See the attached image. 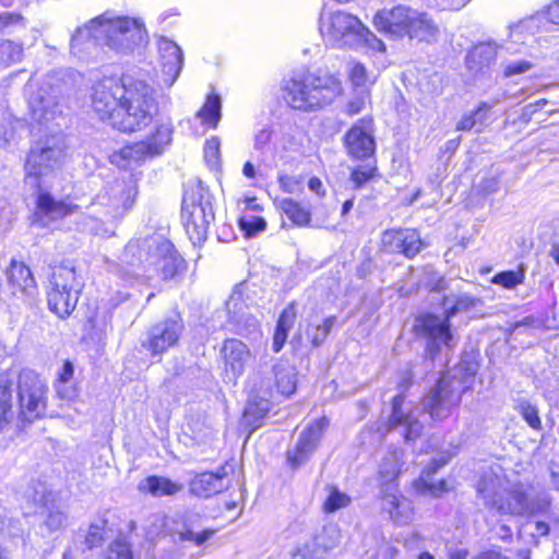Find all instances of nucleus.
<instances>
[{"label": "nucleus", "instance_id": "nucleus-1", "mask_svg": "<svg viewBox=\"0 0 559 559\" xmlns=\"http://www.w3.org/2000/svg\"><path fill=\"white\" fill-rule=\"evenodd\" d=\"M92 106L100 120L122 132L147 127L159 111L153 87L130 75L98 81L93 88Z\"/></svg>", "mask_w": 559, "mask_h": 559}, {"label": "nucleus", "instance_id": "nucleus-2", "mask_svg": "<svg viewBox=\"0 0 559 559\" xmlns=\"http://www.w3.org/2000/svg\"><path fill=\"white\" fill-rule=\"evenodd\" d=\"M66 150L64 135L56 133L40 138L26 155L25 180L39 191L33 215V225L38 227H49L55 221L72 214L78 209V205L56 201L48 192L41 191L43 180L61 167Z\"/></svg>", "mask_w": 559, "mask_h": 559}, {"label": "nucleus", "instance_id": "nucleus-3", "mask_svg": "<svg viewBox=\"0 0 559 559\" xmlns=\"http://www.w3.org/2000/svg\"><path fill=\"white\" fill-rule=\"evenodd\" d=\"M481 299L467 293L449 294L443 297L442 308L444 317L424 313L415 319L414 329L417 335L426 340V354L433 360L443 348L452 350L459 343L453 333L450 320L460 312L476 308Z\"/></svg>", "mask_w": 559, "mask_h": 559}, {"label": "nucleus", "instance_id": "nucleus-4", "mask_svg": "<svg viewBox=\"0 0 559 559\" xmlns=\"http://www.w3.org/2000/svg\"><path fill=\"white\" fill-rule=\"evenodd\" d=\"M373 24L380 33L392 39L408 37L411 40L432 44L438 40L440 33L438 24L428 13L406 5L378 11Z\"/></svg>", "mask_w": 559, "mask_h": 559}, {"label": "nucleus", "instance_id": "nucleus-5", "mask_svg": "<svg viewBox=\"0 0 559 559\" xmlns=\"http://www.w3.org/2000/svg\"><path fill=\"white\" fill-rule=\"evenodd\" d=\"M476 372V366L471 362H461L444 372L423 399L424 412L435 421L447 418L459 405L463 393L472 388Z\"/></svg>", "mask_w": 559, "mask_h": 559}, {"label": "nucleus", "instance_id": "nucleus-6", "mask_svg": "<svg viewBox=\"0 0 559 559\" xmlns=\"http://www.w3.org/2000/svg\"><path fill=\"white\" fill-rule=\"evenodd\" d=\"M283 91L288 106L307 112L332 104L342 94V83L333 75L309 73L285 81Z\"/></svg>", "mask_w": 559, "mask_h": 559}, {"label": "nucleus", "instance_id": "nucleus-7", "mask_svg": "<svg viewBox=\"0 0 559 559\" xmlns=\"http://www.w3.org/2000/svg\"><path fill=\"white\" fill-rule=\"evenodd\" d=\"M95 41L103 43L118 52H131L146 40L144 24L128 16L105 13L94 19Z\"/></svg>", "mask_w": 559, "mask_h": 559}, {"label": "nucleus", "instance_id": "nucleus-8", "mask_svg": "<svg viewBox=\"0 0 559 559\" xmlns=\"http://www.w3.org/2000/svg\"><path fill=\"white\" fill-rule=\"evenodd\" d=\"M321 34L337 47H352L365 40L371 48L384 51V43L377 38L354 15L336 11L321 17Z\"/></svg>", "mask_w": 559, "mask_h": 559}, {"label": "nucleus", "instance_id": "nucleus-9", "mask_svg": "<svg viewBox=\"0 0 559 559\" xmlns=\"http://www.w3.org/2000/svg\"><path fill=\"white\" fill-rule=\"evenodd\" d=\"M404 452L393 449L383 455L379 475L382 479V508L396 524H405L411 520V502L397 493L396 479L401 473Z\"/></svg>", "mask_w": 559, "mask_h": 559}, {"label": "nucleus", "instance_id": "nucleus-10", "mask_svg": "<svg viewBox=\"0 0 559 559\" xmlns=\"http://www.w3.org/2000/svg\"><path fill=\"white\" fill-rule=\"evenodd\" d=\"M477 492L485 507L499 514L521 515L530 510L527 496L520 490L507 492L502 479L491 471L479 479Z\"/></svg>", "mask_w": 559, "mask_h": 559}, {"label": "nucleus", "instance_id": "nucleus-11", "mask_svg": "<svg viewBox=\"0 0 559 559\" xmlns=\"http://www.w3.org/2000/svg\"><path fill=\"white\" fill-rule=\"evenodd\" d=\"M181 217L187 234L194 243H200L207 238L209 228L215 215L212 197L202 185H198L190 194L183 197Z\"/></svg>", "mask_w": 559, "mask_h": 559}, {"label": "nucleus", "instance_id": "nucleus-12", "mask_svg": "<svg viewBox=\"0 0 559 559\" xmlns=\"http://www.w3.org/2000/svg\"><path fill=\"white\" fill-rule=\"evenodd\" d=\"M174 128L170 121H157L155 130L145 140L123 146L111 156V162L127 168L131 164H140L147 158L160 155L171 143Z\"/></svg>", "mask_w": 559, "mask_h": 559}, {"label": "nucleus", "instance_id": "nucleus-13", "mask_svg": "<svg viewBox=\"0 0 559 559\" xmlns=\"http://www.w3.org/2000/svg\"><path fill=\"white\" fill-rule=\"evenodd\" d=\"M47 384L34 370L24 369L17 378L19 417L32 423L46 411Z\"/></svg>", "mask_w": 559, "mask_h": 559}, {"label": "nucleus", "instance_id": "nucleus-14", "mask_svg": "<svg viewBox=\"0 0 559 559\" xmlns=\"http://www.w3.org/2000/svg\"><path fill=\"white\" fill-rule=\"evenodd\" d=\"M185 330L183 320L179 314L152 324L141 336V347L151 356L163 355L175 347Z\"/></svg>", "mask_w": 559, "mask_h": 559}, {"label": "nucleus", "instance_id": "nucleus-15", "mask_svg": "<svg viewBox=\"0 0 559 559\" xmlns=\"http://www.w3.org/2000/svg\"><path fill=\"white\" fill-rule=\"evenodd\" d=\"M328 426L329 419L323 416L300 432L296 445L286 453L287 463L292 468L296 469L310 460Z\"/></svg>", "mask_w": 559, "mask_h": 559}, {"label": "nucleus", "instance_id": "nucleus-16", "mask_svg": "<svg viewBox=\"0 0 559 559\" xmlns=\"http://www.w3.org/2000/svg\"><path fill=\"white\" fill-rule=\"evenodd\" d=\"M381 243L386 252L403 254L409 259L424 247L420 235L412 228L388 229L382 234Z\"/></svg>", "mask_w": 559, "mask_h": 559}, {"label": "nucleus", "instance_id": "nucleus-17", "mask_svg": "<svg viewBox=\"0 0 559 559\" xmlns=\"http://www.w3.org/2000/svg\"><path fill=\"white\" fill-rule=\"evenodd\" d=\"M221 354L225 364L226 377L230 381H236L243 374L248 362L252 358L249 347L237 338L225 340Z\"/></svg>", "mask_w": 559, "mask_h": 559}, {"label": "nucleus", "instance_id": "nucleus-18", "mask_svg": "<svg viewBox=\"0 0 559 559\" xmlns=\"http://www.w3.org/2000/svg\"><path fill=\"white\" fill-rule=\"evenodd\" d=\"M340 542V532L334 525L323 526L297 549L301 559H323Z\"/></svg>", "mask_w": 559, "mask_h": 559}, {"label": "nucleus", "instance_id": "nucleus-19", "mask_svg": "<svg viewBox=\"0 0 559 559\" xmlns=\"http://www.w3.org/2000/svg\"><path fill=\"white\" fill-rule=\"evenodd\" d=\"M404 427V438L406 440H415L418 438L423 430V425L413 415L412 407L405 405V397L403 393H400L393 397L392 412L388 420V429H396L397 427Z\"/></svg>", "mask_w": 559, "mask_h": 559}, {"label": "nucleus", "instance_id": "nucleus-20", "mask_svg": "<svg viewBox=\"0 0 559 559\" xmlns=\"http://www.w3.org/2000/svg\"><path fill=\"white\" fill-rule=\"evenodd\" d=\"M549 506L548 500H543L538 507L542 513L532 514L523 526L522 533L530 535L532 539L530 543L534 546L539 545L540 538L559 532V518L544 512Z\"/></svg>", "mask_w": 559, "mask_h": 559}, {"label": "nucleus", "instance_id": "nucleus-21", "mask_svg": "<svg viewBox=\"0 0 559 559\" xmlns=\"http://www.w3.org/2000/svg\"><path fill=\"white\" fill-rule=\"evenodd\" d=\"M347 154L354 159H367L376 151V141L370 131L359 123L354 124L344 135Z\"/></svg>", "mask_w": 559, "mask_h": 559}, {"label": "nucleus", "instance_id": "nucleus-22", "mask_svg": "<svg viewBox=\"0 0 559 559\" xmlns=\"http://www.w3.org/2000/svg\"><path fill=\"white\" fill-rule=\"evenodd\" d=\"M158 50L162 58L164 83L171 86L182 68L183 55L177 44L168 39H162L158 44Z\"/></svg>", "mask_w": 559, "mask_h": 559}, {"label": "nucleus", "instance_id": "nucleus-23", "mask_svg": "<svg viewBox=\"0 0 559 559\" xmlns=\"http://www.w3.org/2000/svg\"><path fill=\"white\" fill-rule=\"evenodd\" d=\"M49 288L68 290L80 296L83 283L78 278L75 267L71 263H61L52 269Z\"/></svg>", "mask_w": 559, "mask_h": 559}, {"label": "nucleus", "instance_id": "nucleus-24", "mask_svg": "<svg viewBox=\"0 0 559 559\" xmlns=\"http://www.w3.org/2000/svg\"><path fill=\"white\" fill-rule=\"evenodd\" d=\"M225 475V472L198 474L190 483V491L198 497L204 498L219 493L226 488Z\"/></svg>", "mask_w": 559, "mask_h": 559}, {"label": "nucleus", "instance_id": "nucleus-25", "mask_svg": "<svg viewBox=\"0 0 559 559\" xmlns=\"http://www.w3.org/2000/svg\"><path fill=\"white\" fill-rule=\"evenodd\" d=\"M183 488V484L157 475L144 478L138 486L141 492L150 493L155 498L176 496L181 492Z\"/></svg>", "mask_w": 559, "mask_h": 559}, {"label": "nucleus", "instance_id": "nucleus-26", "mask_svg": "<svg viewBox=\"0 0 559 559\" xmlns=\"http://www.w3.org/2000/svg\"><path fill=\"white\" fill-rule=\"evenodd\" d=\"M9 284L13 288V294L17 292L33 297L36 292V282L28 266L22 262L13 260L8 271Z\"/></svg>", "mask_w": 559, "mask_h": 559}, {"label": "nucleus", "instance_id": "nucleus-27", "mask_svg": "<svg viewBox=\"0 0 559 559\" xmlns=\"http://www.w3.org/2000/svg\"><path fill=\"white\" fill-rule=\"evenodd\" d=\"M47 300L49 309L59 318L64 319L75 309L79 295L69 293L68 290L48 288Z\"/></svg>", "mask_w": 559, "mask_h": 559}, {"label": "nucleus", "instance_id": "nucleus-28", "mask_svg": "<svg viewBox=\"0 0 559 559\" xmlns=\"http://www.w3.org/2000/svg\"><path fill=\"white\" fill-rule=\"evenodd\" d=\"M160 250L165 254L157 261V270L160 272L163 280H173L185 270V260L174 250L173 245L169 242L164 243Z\"/></svg>", "mask_w": 559, "mask_h": 559}, {"label": "nucleus", "instance_id": "nucleus-29", "mask_svg": "<svg viewBox=\"0 0 559 559\" xmlns=\"http://www.w3.org/2000/svg\"><path fill=\"white\" fill-rule=\"evenodd\" d=\"M238 304L228 301L226 304L230 321L234 322V329L237 334L249 336L259 333L260 323L254 316L241 311L242 305L236 310Z\"/></svg>", "mask_w": 559, "mask_h": 559}, {"label": "nucleus", "instance_id": "nucleus-30", "mask_svg": "<svg viewBox=\"0 0 559 559\" xmlns=\"http://www.w3.org/2000/svg\"><path fill=\"white\" fill-rule=\"evenodd\" d=\"M498 45L493 41L479 43L466 56V64L471 70L488 67L497 57Z\"/></svg>", "mask_w": 559, "mask_h": 559}, {"label": "nucleus", "instance_id": "nucleus-31", "mask_svg": "<svg viewBox=\"0 0 559 559\" xmlns=\"http://www.w3.org/2000/svg\"><path fill=\"white\" fill-rule=\"evenodd\" d=\"M274 385L283 395H290L296 389V373L293 367L286 361H277L272 367Z\"/></svg>", "mask_w": 559, "mask_h": 559}, {"label": "nucleus", "instance_id": "nucleus-32", "mask_svg": "<svg viewBox=\"0 0 559 559\" xmlns=\"http://www.w3.org/2000/svg\"><path fill=\"white\" fill-rule=\"evenodd\" d=\"M278 209L292 221L294 225L307 226L311 222V211L307 205L295 201L292 198H285L278 201Z\"/></svg>", "mask_w": 559, "mask_h": 559}, {"label": "nucleus", "instance_id": "nucleus-33", "mask_svg": "<svg viewBox=\"0 0 559 559\" xmlns=\"http://www.w3.org/2000/svg\"><path fill=\"white\" fill-rule=\"evenodd\" d=\"M295 319V306L290 304L283 310L276 323L273 336V349L275 353H278L283 348L287 340L288 332L294 325Z\"/></svg>", "mask_w": 559, "mask_h": 559}, {"label": "nucleus", "instance_id": "nucleus-34", "mask_svg": "<svg viewBox=\"0 0 559 559\" xmlns=\"http://www.w3.org/2000/svg\"><path fill=\"white\" fill-rule=\"evenodd\" d=\"M447 464L445 460H442L440 463L435 462L432 466H427L418 480L416 481L417 488L421 490L423 492H430L433 496H437L438 493L445 490V481L440 480L438 483H435L431 480L432 474L437 472V469L440 466H443Z\"/></svg>", "mask_w": 559, "mask_h": 559}, {"label": "nucleus", "instance_id": "nucleus-35", "mask_svg": "<svg viewBox=\"0 0 559 559\" xmlns=\"http://www.w3.org/2000/svg\"><path fill=\"white\" fill-rule=\"evenodd\" d=\"M221 98L218 95H210L205 104L197 112V117L202 120V123L215 128L221 119Z\"/></svg>", "mask_w": 559, "mask_h": 559}, {"label": "nucleus", "instance_id": "nucleus-36", "mask_svg": "<svg viewBox=\"0 0 559 559\" xmlns=\"http://www.w3.org/2000/svg\"><path fill=\"white\" fill-rule=\"evenodd\" d=\"M525 266L521 264L518 270H508L498 272L491 278V283L506 289H514L518 285L524 283Z\"/></svg>", "mask_w": 559, "mask_h": 559}, {"label": "nucleus", "instance_id": "nucleus-37", "mask_svg": "<svg viewBox=\"0 0 559 559\" xmlns=\"http://www.w3.org/2000/svg\"><path fill=\"white\" fill-rule=\"evenodd\" d=\"M539 22L540 15H534L510 25L509 38L524 37V39H533L534 34L539 28Z\"/></svg>", "mask_w": 559, "mask_h": 559}, {"label": "nucleus", "instance_id": "nucleus-38", "mask_svg": "<svg viewBox=\"0 0 559 559\" xmlns=\"http://www.w3.org/2000/svg\"><path fill=\"white\" fill-rule=\"evenodd\" d=\"M336 323V317L330 316L325 318L322 322V324H317L313 326H309L307 333L308 336L311 338V343L313 346L318 347L324 343L328 335L330 334L332 328Z\"/></svg>", "mask_w": 559, "mask_h": 559}, {"label": "nucleus", "instance_id": "nucleus-39", "mask_svg": "<svg viewBox=\"0 0 559 559\" xmlns=\"http://www.w3.org/2000/svg\"><path fill=\"white\" fill-rule=\"evenodd\" d=\"M23 48L12 40L0 41V68L8 67L22 59Z\"/></svg>", "mask_w": 559, "mask_h": 559}, {"label": "nucleus", "instance_id": "nucleus-40", "mask_svg": "<svg viewBox=\"0 0 559 559\" xmlns=\"http://www.w3.org/2000/svg\"><path fill=\"white\" fill-rule=\"evenodd\" d=\"M489 109V105H487L486 103H481L476 110L461 118V120L456 124V129L460 131H469L474 127H476L477 122L483 124V122L487 118V112Z\"/></svg>", "mask_w": 559, "mask_h": 559}, {"label": "nucleus", "instance_id": "nucleus-41", "mask_svg": "<svg viewBox=\"0 0 559 559\" xmlns=\"http://www.w3.org/2000/svg\"><path fill=\"white\" fill-rule=\"evenodd\" d=\"M328 491L329 495L323 504L324 511L335 512L349 504L350 498L346 493L341 492L336 487L329 486Z\"/></svg>", "mask_w": 559, "mask_h": 559}, {"label": "nucleus", "instance_id": "nucleus-42", "mask_svg": "<svg viewBox=\"0 0 559 559\" xmlns=\"http://www.w3.org/2000/svg\"><path fill=\"white\" fill-rule=\"evenodd\" d=\"M107 521L104 519L98 520L95 523H92L88 527L87 535L85 537V544L90 549L95 547H99L103 545L105 540V528Z\"/></svg>", "mask_w": 559, "mask_h": 559}, {"label": "nucleus", "instance_id": "nucleus-43", "mask_svg": "<svg viewBox=\"0 0 559 559\" xmlns=\"http://www.w3.org/2000/svg\"><path fill=\"white\" fill-rule=\"evenodd\" d=\"M215 532L216 531L212 528H206L201 532H197L191 527H185L178 534L179 539L181 542H191L197 546H202L204 543H206L214 536Z\"/></svg>", "mask_w": 559, "mask_h": 559}, {"label": "nucleus", "instance_id": "nucleus-44", "mask_svg": "<svg viewBox=\"0 0 559 559\" xmlns=\"http://www.w3.org/2000/svg\"><path fill=\"white\" fill-rule=\"evenodd\" d=\"M349 78L353 85L359 90H368V86L373 83L364 64L353 62L349 69Z\"/></svg>", "mask_w": 559, "mask_h": 559}, {"label": "nucleus", "instance_id": "nucleus-45", "mask_svg": "<svg viewBox=\"0 0 559 559\" xmlns=\"http://www.w3.org/2000/svg\"><path fill=\"white\" fill-rule=\"evenodd\" d=\"M11 399L12 394L8 388L0 390V429L8 425L14 417Z\"/></svg>", "mask_w": 559, "mask_h": 559}, {"label": "nucleus", "instance_id": "nucleus-46", "mask_svg": "<svg viewBox=\"0 0 559 559\" xmlns=\"http://www.w3.org/2000/svg\"><path fill=\"white\" fill-rule=\"evenodd\" d=\"M519 411L531 428L535 430L542 429V421L535 405H532L527 401H522L519 404Z\"/></svg>", "mask_w": 559, "mask_h": 559}, {"label": "nucleus", "instance_id": "nucleus-47", "mask_svg": "<svg viewBox=\"0 0 559 559\" xmlns=\"http://www.w3.org/2000/svg\"><path fill=\"white\" fill-rule=\"evenodd\" d=\"M369 99L368 90H359L356 95L348 102L344 112L348 116H355L362 111Z\"/></svg>", "mask_w": 559, "mask_h": 559}, {"label": "nucleus", "instance_id": "nucleus-48", "mask_svg": "<svg viewBox=\"0 0 559 559\" xmlns=\"http://www.w3.org/2000/svg\"><path fill=\"white\" fill-rule=\"evenodd\" d=\"M107 559H133L130 545L123 539L117 538L109 546Z\"/></svg>", "mask_w": 559, "mask_h": 559}, {"label": "nucleus", "instance_id": "nucleus-49", "mask_svg": "<svg viewBox=\"0 0 559 559\" xmlns=\"http://www.w3.org/2000/svg\"><path fill=\"white\" fill-rule=\"evenodd\" d=\"M239 226L246 233V236L250 237L264 230L266 222L264 218L259 216L242 217L239 219Z\"/></svg>", "mask_w": 559, "mask_h": 559}, {"label": "nucleus", "instance_id": "nucleus-50", "mask_svg": "<svg viewBox=\"0 0 559 559\" xmlns=\"http://www.w3.org/2000/svg\"><path fill=\"white\" fill-rule=\"evenodd\" d=\"M96 24L97 23H94V19H93L90 21L88 24H85L82 27H78L75 33L71 37V46L72 47L79 46L86 39L95 40V35L93 34L94 32H92V31H94L96 28L95 27Z\"/></svg>", "mask_w": 559, "mask_h": 559}, {"label": "nucleus", "instance_id": "nucleus-51", "mask_svg": "<svg viewBox=\"0 0 559 559\" xmlns=\"http://www.w3.org/2000/svg\"><path fill=\"white\" fill-rule=\"evenodd\" d=\"M85 226L88 228V230L97 236L102 237H110L115 234L112 226H108L104 222L99 221L95 217H87L85 219Z\"/></svg>", "mask_w": 559, "mask_h": 559}, {"label": "nucleus", "instance_id": "nucleus-52", "mask_svg": "<svg viewBox=\"0 0 559 559\" xmlns=\"http://www.w3.org/2000/svg\"><path fill=\"white\" fill-rule=\"evenodd\" d=\"M374 167H359L352 171L350 179L354 182L356 189L361 188L367 181H369L374 175Z\"/></svg>", "mask_w": 559, "mask_h": 559}, {"label": "nucleus", "instance_id": "nucleus-53", "mask_svg": "<svg viewBox=\"0 0 559 559\" xmlns=\"http://www.w3.org/2000/svg\"><path fill=\"white\" fill-rule=\"evenodd\" d=\"M533 64L526 60L509 62L504 66L503 74L506 78L522 74L530 71Z\"/></svg>", "mask_w": 559, "mask_h": 559}, {"label": "nucleus", "instance_id": "nucleus-54", "mask_svg": "<svg viewBox=\"0 0 559 559\" xmlns=\"http://www.w3.org/2000/svg\"><path fill=\"white\" fill-rule=\"evenodd\" d=\"M67 523V516L63 512L57 510V511H50L45 524L49 531H57L62 528Z\"/></svg>", "mask_w": 559, "mask_h": 559}, {"label": "nucleus", "instance_id": "nucleus-55", "mask_svg": "<svg viewBox=\"0 0 559 559\" xmlns=\"http://www.w3.org/2000/svg\"><path fill=\"white\" fill-rule=\"evenodd\" d=\"M269 411V401L266 399H262L259 406H257V409H253V406L250 405L246 408L243 418L248 424H250V416L254 413H258L260 417H263L265 413Z\"/></svg>", "mask_w": 559, "mask_h": 559}, {"label": "nucleus", "instance_id": "nucleus-56", "mask_svg": "<svg viewBox=\"0 0 559 559\" xmlns=\"http://www.w3.org/2000/svg\"><path fill=\"white\" fill-rule=\"evenodd\" d=\"M549 472H550L549 484H550L551 488L559 491V456H558V460L550 461Z\"/></svg>", "mask_w": 559, "mask_h": 559}, {"label": "nucleus", "instance_id": "nucleus-57", "mask_svg": "<svg viewBox=\"0 0 559 559\" xmlns=\"http://www.w3.org/2000/svg\"><path fill=\"white\" fill-rule=\"evenodd\" d=\"M272 132L269 129L260 130L254 138V146L257 150H263L271 140Z\"/></svg>", "mask_w": 559, "mask_h": 559}, {"label": "nucleus", "instance_id": "nucleus-58", "mask_svg": "<svg viewBox=\"0 0 559 559\" xmlns=\"http://www.w3.org/2000/svg\"><path fill=\"white\" fill-rule=\"evenodd\" d=\"M546 104H547V99H545V98H542V99H539V100H537L535 103L527 104L523 108L522 116L524 118L530 119L537 110L543 108Z\"/></svg>", "mask_w": 559, "mask_h": 559}, {"label": "nucleus", "instance_id": "nucleus-59", "mask_svg": "<svg viewBox=\"0 0 559 559\" xmlns=\"http://www.w3.org/2000/svg\"><path fill=\"white\" fill-rule=\"evenodd\" d=\"M116 187L119 191H121L123 194L127 193L126 198L123 199V202H122V213L126 212L127 210H129L133 203V199L131 200V193H132V188L131 187H126L124 183L122 182H119L117 181L116 182Z\"/></svg>", "mask_w": 559, "mask_h": 559}, {"label": "nucleus", "instance_id": "nucleus-60", "mask_svg": "<svg viewBox=\"0 0 559 559\" xmlns=\"http://www.w3.org/2000/svg\"><path fill=\"white\" fill-rule=\"evenodd\" d=\"M545 15L550 23L559 25V0L548 5Z\"/></svg>", "mask_w": 559, "mask_h": 559}, {"label": "nucleus", "instance_id": "nucleus-61", "mask_svg": "<svg viewBox=\"0 0 559 559\" xmlns=\"http://www.w3.org/2000/svg\"><path fill=\"white\" fill-rule=\"evenodd\" d=\"M219 151V142L216 138H213L206 142L204 154L205 157L216 158Z\"/></svg>", "mask_w": 559, "mask_h": 559}, {"label": "nucleus", "instance_id": "nucleus-62", "mask_svg": "<svg viewBox=\"0 0 559 559\" xmlns=\"http://www.w3.org/2000/svg\"><path fill=\"white\" fill-rule=\"evenodd\" d=\"M531 39H524V37L509 38V46L507 50L513 53L522 52L520 46H525Z\"/></svg>", "mask_w": 559, "mask_h": 559}, {"label": "nucleus", "instance_id": "nucleus-63", "mask_svg": "<svg viewBox=\"0 0 559 559\" xmlns=\"http://www.w3.org/2000/svg\"><path fill=\"white\" fill-rule=\"evenodd\" d=\"M73 373H74V368H73L72 362L66 361L63 364L61 372L59 374V381L62 384H66L73 377Z\"/></svg>", "mask_w": 559, "mask_h": 559}, {"label": "nucleus", "instance_id": "nucleus-64", "mask_svg": "<svg viewBox=\"0 0 559 559\" xmlns=\"http://www.w3.org/2000/svg\"><path fill=\"white\" fill-rule=\"evenodd\" d=\"M308 187L311 191L316 192L318 195H324L325 190L323 189L322 181L318 177L310 178L308 182Z\"/></svg>", "mask_w": 559, "mask_h": 559}]
</instances>
